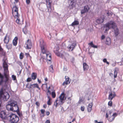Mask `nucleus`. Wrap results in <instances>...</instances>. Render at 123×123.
I'll return each instance as SVG.
<instances>
[{
    "label": "nucleus",
    "instance_id": "338daca9",
    "mask_svg": "<svg viewBox=\"0 0 123 123\" xmlns=\"http://www.w3.org/2000/svg\"><path fill=\"white\" fill-rule=\"evenodd\" d=\"M72 60L73 61L74 60V57H72Z\"/></svg>",
    "mask_w": 123,
    "mask_h": 123
},
{
    "label": "nucleus",
    "instance_id": "5fc2aeb1",
    "mask_svg": "<svg viewBox=\"0 0 123 123\" xmlns=\"http://www.w3.org/2000/svg\"><path fill=\"white\" fill-rule=\"evenodd\" d=\"M49 114V111H47L46 112V114L47 116H48Z\"/></svg>",
    "mask_w": 123,
    "mask_h": 123
},
{
    "label": "nucleus",
    "instance_id": "ddd939ff",
    "mask_svg": "<svg viewBox=\"0 0 123 123\" xmlns=\"http://www.w3.org/2000/svg\"><path fill=\"white\" fill-rule=\"evenodd\" d=\"M65 80L62 84L63 86H64L65 84L67 85L69 84L71 81V80L68 76H65Z\"/></svg>",
    "mask_w": 123,
    "mask_h": 123
},
{
    "label": "nucleus",
    "instance_id": "f704fd0d",
    "mask_svg": "<svg viewBox=\"0 0 123 123\" xmlns=\"http://www.w3.org/2000/svg\"><path fill=\"white\" fill-rule=\"evenodd\" d=\"M59 102V100H58V99H57L55 100V102H54V105L56 107L57 106V105L58 104V102Z\"/></svg>",
    "mask_w": 123,
    "mask_h": 123
},
{
    "label": "nucleus",
    "instance_id": "f8f14e48",
    "mask_svg": "<svg viewBox=\"0 0 123 123\" xmlns=\"http://www.w3.org/2000/svg\"><path fill=\"white\" fill-rule=\"evenodd\" d=\"M6 113L4 111H2L0 113V117L2 119H6L8 117Z\"/></svg>",
    "mask_w": 123,
    "mask_h": 123
},
{
    "label": "nucleus",
    "instance_id": "79ce46f5",
    "mask_svg": "<svg viewBox=\"0 0 123 123\" xmlns=\"http://www.w3.org/2000/svg\"><path fill=\"white\" fill-rule=\"evenodd\" d=\"M85 109V107L84 106H81V110L82 111H84Z\"/></svg>",
    "mask_w": 123,
    "mask_h": 123
},
{
    "label": "nucleus",
    "instance_id": "864d4df0",
    "mask_svg": "<svg viewBox=\"0 0 123 123\" xmlns=\"http://www.w3.org/2000/svg\"><path fill=\"white\" fill-rule=\"evenodd\" d=\"M83 102V100L82 99H80V100L79 102V103H80L81 102Z\"/></svg>",
    "mask_w": 123,
    "mask_h": 123
},
{
    "label": "nucleus",
    "instance_id": "4be33fe9",
    "mask_svg": "<svg viewBox=\"0 0 123 123\" xmlns=\"http://www.w3.org/2000/svg\"><path fill=\"white\" fill-rule=\"evenodd\" d=\"M92 105V103H91L89 104L87 108L88 111V112H90L91 111Z\"/></svg>",
    "mask_w": 123,
    "mask_h": 123
},
{
    "label": "nucleus",
    "instance_id": "49530a36",
    "mask_svg": "<svg viewBox=\"0 0 123 123\" xmlns=\"http://www.w3.org/2000/svg\"><path fill=\"white\" fill-rule=\"evenodd\" d=\"M49 69L50 70H50L51 71V70H53V66L52 65H51L50 66V68H49Z\"/></svg>",
    "mask_w": 123,
    "mask_h": 123
},
{
    "label": "nucleus",
    "instance_id": "09e8293b",
    "mask_svg": "<svg viewBox=\"0 0 123 123\" xmlns=\"http://www.w3.org/2000/svg\"><path fill=\"white\" fill-rule=\"evenodd\" d=\"M110 12H109V11H107V12L106 13H107V14L108 16H110Z\"/></svg>",
    "mask_w": 123,
    "mask_h": 123
},
{
    "label": "nucleus",
    "instance_id": "72a5a7b5",
    "mask_svg": "<svg viewBox=\"0 0 123 123\" xmlns=\"http://www.w3.org/2000/svg\"><path fill=\"white\" fill-rule=\"evenodd\" d=\"M88 44L92 47L94 48H97V47L96 46H95L94 45V44H93V42H92L90 43H89Z\"/></svg>",
    "mask_w": 123,
    "mask_h": 123
},
{
    "label": "nucleus",
    "instance_id": "0e129e2a",
    "mask_svg": "<svg viewBox=\"0 0 123 123\" xmlns=\"http://www.w3.org/2000/svg\"><path fill=\"white\" fill-rule=\"evenodd\" d=\"M115 65H116V63H114V64H112V66H115Z\"/></svg>",
    "mask_w": 123,
    "mask_h": 123
},
{
    "label": "nucleus",
    "instance_id": "39448f33",
    "mask_svg": "<svg viewBox=\"0 0 123 123\" xmlns=\"http://www.w3.org/2000/svg\"><path fill=\"white\" fill-rule=\"evenodd\" d=\"M13 105L12 111H17L18 115L19 116H21V114H20V113H18V111H19V110L18 107L17 105V102L15 101H13Z\"/></svg>",
    "mask_w": 123,
    "mask_h": 123
},
{
    "label": "nucleus",
    "instance_id": "052dcab7",
    "mask_svg": "<svg viewBox=\"0 0 123 123\" xmlns=\"http://www.w3.org/2000/svg\"><path fill=\"white\" fill-rule=\"evenodd\" d=\"M37 80H38V81L39 83H41V81L39 79H38Z\"/></svg>",
    "mask_w": 123,
    "mask_h": 123
},
{
    "label": "nucleus",
    "instance_id": "2f4dec72",
    "mask_svg": "<svg viewBox=\"0 0 123 123\" xmlns=\"http://www.w3.org/2000/svg\"><path fill=\"white\" fill-rule=\"evenodd\" d=\"M79 24V22L78 21H75L71 25L72 26H74L75 25H78Z\"/></svg>",
    "mask_w": 123,
    "mask_h": 123
},
{
    "label": "nucleus",
    "instance_id": "c03bdc74",
    "mask_svg": "<svg viewBox=\"0 0 123 123\" xmlns=\"http://www.w3.org/2000/svg\"><path fill=\"white\" fill-rule=\"evenodd\" d=\"M26 0V2L27 4H28L30 3V0Z\"/></svg>",
    "mask_w": 123,
    "mask_h": 123
},
{
    "label": "nucleus",
    "instance_id": "2eb2a0df",
    "mask_svg": "<svg viewBox=\"0 0 123 123\" xmlns=\"http://www.w3.org/2000/svg\"><path fill=\"white\" fill-rule=\"evenodd\" d=\"M25 45H26L27 48V49H30L31 48V43L30 41L28 39L27 42L25 43Z\"/></svg>",
    "mask_w": 123,
    "mask_h": 123
},
{
    "label": "nucleus",
    "instance_id": "f03ea898",
    "mask_svg": "<svg viewBox=\"0 0 123 123\" xmlns=\"http://www.w3.org/2000/svg\"><path fill=\"white\" fill-rule=\"evenodd\" d=\"M8 118H9L11 123H15L17 122L19 120V118L17 115L12 113L8 114Z\"/></svg>",
    "mask_w": 123,
    "mask_h": 123
},
{
    "label": "nucleus",
    "instance_id": "ea45409f",
    "mask_svg": "<svg viewBox=\"0 0 123 123\" xmlns=\"http://www.w3.org/2000/svg\"><path fill=\"white\" fill-rule=\"evenodd\" d=\"M50 93H51L50 91L49 90H48L47 92V97L49 96L50 95Z\"/></svg>",
    "mask_w": 123,
    "mask_h": 123
},
{
    "label": "nucleus",
    "instance_id": "e2e57ef3",
    "mask_svg": "<svg viewBox=\"0 0 123 123\" xmlns=\"http://www.w3.org/2000/svg\"><path fill=\"white\" fill-rule=\"evenodd\" d=\"M28 88L29 89L32 88V87L31 86V84L30 85V86L29 87H28Z\"/></svg>",
    "mask_w": 123,
    "mask_h": 123
},
{
    "label": "nucleus",
    "instance_id": "4c0bfd02",
    "mask_svg": "<svg viewBox=\"0 0 123 123\" xmlns=\"http://www.w3.org/2000/svg\"><path fill=\"white\" fill-rule=\"evenodd\" d=\"M12 79L14 80H16V76L14 75H12Z\"/></svg>",
    "mask_w": 123,
    "mask_h": 123
},
{
    "label": "nucleus",
    "instance_id": "c756f323",
    "mask_svg": "<svg viewBox=\"0 0 123 123\" xmlns=\"http://www.w3.org/2000/svg\"><path fill=\"white\" fill-rule=\"evenodd\" d=\"M118 70V69L117 68H116L115 69L114 71V78H116L117 77V71Z\"/></svg>",
    "mask_w": 123,
    "mask_h": 123
},
{
    "label": "nucleus",
    "instance_id": "9d476101",
    "mask_svg": "<svg viewBox=\"0 0 123 123\" xmlns=\"http://www.w3.org/2000/svg\"><path fill=\"white\" fill-rule=\"evenodd\" d=\"M90 9L89 6L88 5H86L84 6L83 9L81 11V13L83 14L87 12Z\"/></svg>",
    "mask_w": 123,
    "mask_h": 123
},
{
    "label": "nucleus",
    "instance_id": "1a4fd4ad",
    "mask_svg": "<svg viewBox=\"0 0 123 123\" xmlns=\"http://www.w3.org/2000/svg\"><path fill=\"white\" fill-rule=\"evenodd\" d=\"M64 93L62 92L60 95L59 98H57L58 99V100H59L58 104H63V101L64 100Z\"/></svg>",
    "mask_w": 123,
    "mask_h": 123
},
{
    "label": "nucleus",
    "instance_id": "4d7b16f0",
    "mask_svg": "<svg viewBox=\"0 0 123 123\" xmlns=\"http://www.w3.org/2000/svg\"><path fill=\"white\" fill-rule=\"evenodd\" d=\"M67 68H65L64 67V68H63V70L65 71H67Z\"/></svg>",
    "mask_w": 123,
    "mask_h": 123
},
{
    "label": "nucleus",
    "instance_id": "423d86ee",
    "mask_svg": "<svg viewBox=\"0 0 123 123\" xmlns=\"http://www.w3.org/2000/svg\"><path fill=\"white\" fill-rule=\"evenodd\" d=\"M18 8L15 5L13 6L12 8V13L13 16L19 15L18 13Z\"/></svg>",
    "mask_w": 123,
    "mask_h": 123
},
{
    "label": "nucleus",
    "instance_id": "0eeeda50",
    "mask_svg": "<svg viewBox=\"0 0 123 123\" xmlns=\"http://www.w3.org/2000/svg\"><path fill=\"white\" fill-rule=\"evenodd\" d=\"M76 45L75 43H73L69 44L67 47L69 51H72L75 48Z\"/></svg>",
    "mask_w": 123,
    "mask_h": 123
},
{
    "label": "nucleus",
    "instance_id": "a19ab883",
    "mask_svg": "<svg viewBox=\"0 0 123 123\" xmlns=\"http://www.w3.org/2000/svg\"><path fill=\"white\" fill-rule=\"evenodd\" d=\"M31 78H28L27 80L26 81L27 82H29L31 81Z\"/></svg>",
    "mask_w": 123,
    "mask_h": 123
},
{
    "label": "nucleus",
    "instance_id": "a878e982",
    "mask_svg": "<svg viewBox=\"0 0 123 123\" xmlns=\"http://www.w3.org/2000/svg\"><path fill=\"white\" fill-rule=\"evenodd\" d=\"M117 115V114L116 113H114L112 116L111 119H110L109 121L111 122L113 121L115 118V117H116Z\"/></svg>",
    "mask_w": 123,
    "mask_h": 123
},
{
    "label": "nucleus",
    "instance_id": "a211bd4d",
    "mask_svg": "<svg viewBox=\"0 0 123 123\" xmlns=\"http://www.w3.org/2000/svg\"><path fill=\"white\" fill-rule=\"evenodd\" d=\"M48 4H46L47 7L48 8V11L49 12H52V10L51 7V4L48 3Z\"/></svg>",
    "mask_w": 123,
    "mask_h": 123
},
{
    "label": "nucleus",
    "instance_id": "58836bf2",
    "mask_svg": "<svg viewBox=\"0 0 123 123\" xmlns=\"http://www.w3.org/2000/svg\"><path fill=\"white\" fill-rule=\"evenodd\" d=\"M108 105L109 106H111L112 105V102L111 101H110L108 102Z\"/></svg>",
    "mask_w": 123,
    "mask_h": 123
},
{
    "label": "nucleus",
    "instance_id": "bb28decb",
    "mask_svg": "<svg viewBox=\"0 0 123 123\" xmlns=\"http://www.w3.org/2000/svg\"><path fill=\"white\" fill-rule=\"evenodd\" d=\"M32 79L33 80L36 79L37 78V74L34 73H33L31 74Z\"/></svg>",
    "mask_w": 123,
    "mask_h": 123
},
{
    "label": "nucleus",
    "instance_id": "37998d69",
    "mask_svg": "<svg viewBox=\"0 0 123 123\" xmlns=\"http://www.w3.org/2000/svg\"><path fill=\"white\" fill-rule=\"evenodd\" d=\"M46 0V4H48V3H51V0Z\"/></svg>",
    "mask_w": 123,
    "mask_h": 123
},
{
    "label": "nucleus",
    "instance_id": "b1692460",
    "mask_svg": "<svg viewBox=\"0 0 123 123\" xmlns=\"http://www.w3.org/2000/svg\"><path fill=\"white\" fill-rule=\"evenodd\" d=\"M111 43L110 38L109 37L106 38L105 41L106 44L108 45H109Z\"/></svg>",
    "mask_w": 123,
    "mask_h": 123
},
{
    "label": "nucleus",
    "instance_id": "9b49d317",
    "mask_svg": "<svg viewBox=\"0 0 123 123\" xmlns=\"http://www.w3.org/2000/svg\"><path fill=\"white\" fill-rule=\"evenodd\" d=\"M13 102V101L8 102V104L6 105V108L7 110L12 111Z\"/></svg>",
    "mask_w": 123,
    "mask_h": 123
},
{
    "label": "nucleus",
    "instance_id": "cd10ccee",
    "mask_svg": "<svg viewBox=\"0 0 123 123\" xmlns=\"http://www.w3.org/2000/svg\"><path fill=\"white\" fill-rule=\"evenodd\" d=\"M31 86L32 87V88L36 87L38 88L39 89H40V88L38 86V85L37 84H31Z\"/></svg>",
    "mask_w": 123,
    "mask_h": 123
},
{
    "label": "nucleus",
    "instance_id": "f3484780",
    "mask_svg": "<svg viewBox=\"0 0 123 123\" xmlns=\"http://www.w3.org/2000/svg\"><path fill=\"white\" fill-rule=\"evenodd\" d=\"M46 59L47 60L49 61H50L51 59V55L50 53L49 52L46 53L45 54Z\"/></svg>",
    "mask_w": 123,
    "mask_h": 123
},
{
    "label": "nucleus",
    "instance_id": "f257e3e1",
    "mask_svg": "<svg viewBox=\"0 0 123 123\" xmlns=\"http://www.w3.org/2000/svg\"><path fill=\"white\" fill-rule=\"evenodd\" d=\"M111 28H112L114 29L115 35L116 37L117 36L118 34V30L116 24L114 22H110V23L106 24L104 27V29H105V31H107Z\"/></svg>",
    "mask_w": 123,
    "mask_h": 123
},
{
    "label": "nucleus",
    "instance_id": "4468645a",
    "mask_svg": "<svg viewBox=\"0 0 123 123\" xmlns=\"http://www.w3.org/2000/svg\"><path fill=\"white\" fill-rule=\"evenodd\" d=\"M68 2L69 8L70 9H72L74 6V0H68Z\"/></svg>",
    "mask_w": 123,
    "mask_h": 123
},
{
    "label": "nucleus",
    "instance_id": "13d9d810",
    "mask_svg": "<svg viewBox=\"0 0 123 123\" xmlns=\"http://www.w3.org/2000/svg\"><path fill=\"white\" fill-rule=\"evenodd\" d=\"M45 123H50V121L49 120H47L46 121Z\"/></svg>",
    "mask_w": 123,
    "mask_h": 123
},
{
    "label": "nucleus",
    "instance_id": "69168bd1",
    "mask_svg": "<svg viewBox=\"0 0 123 123\" xmlns=\"http://www.w3.org/2000/svg\"><path fill=\"white\" fill-rule=\"evenodd\" d=\"M45 81H47L48 80V79L47 78H46L45 79Z\"/></svg>",
    "mask_w": 123,
    "mask_h": 123
},
{
    "label": "nucleus",
    "instance_id": "dca6fc26",
    "mask_svg": "<svg viewBox=\"0 0 123 123\" xmlns=\"http://www.w3.org/2000/svg\"><path fill=\"white\" fill-rule=\"evenodd\" d=\"M116 96V94L114 93H113L111 92L110 93L109 95L108 99L110 100H112Z\"/></svg>",
    "mask_w": 123,
    "mask_h": 123
},
{
    "label": "nucleus",
    "instance_id": "412c9836",
    "mask_svg": "<svg viewBox=\"0 0 123 123\" xmlns=\"http://www.w3.org/2000/svg\"><path fill=\"white\" fill-rule=\"evenodd\" d=\"M112 113V112L111 111H109L108 112V113H107L106 114V117L107 118L108 117V116L109 117V120H110V119H111L112 116L111 115V114Z\"/></svg>",
    "mask_w": 123,
    "mask_h": 123
},
{
    "label": "nucleus",
    "instance_id": "8fccbe9b",
    "mask_svg": "<svg viewBox=\"0 0 123 123\" xmlns=\"http://www.w3.org/2000/svg\"><path fill=\"white\" fill-rule=\"evenodd\" d=\"M25 55H26L27 57L30 56L29 54L28 53H25Z\"/></svg>",
    "mask_w": 123,
    "mask_h": 123
},
{
    "label": "nucleus",
    "instance_id": "aec40b11",
    "mask_svg": "<svg viewBox=\"0 0 123 123\" xmlns=\"http://www.w3.org/2000/svg\"><path fill=\"white\" fill-rule=\"evenodd\" d=\"M20 16L19 15H16V16H14L15 18L16 19V22L18 24H21V23L20 21V19L19 18V16Z\"/></svg>",
    "mask_w": 123,
    "mask_h": 123
},
{
    "label": "nucleus",
    "instance_id": "a18cd8bd",
    "mask_svg": "<svg viewBox=\"0 0 123 123\" xmlns=\"http://www.w3.org/2000/svg\"><path fill=\"white\" fill-rule=\"evenodd\" d=\"M45 112V111L44 110L42 109L41 110V113L42 114H44Z\"/></svg>",
    "mask_w": 123,
    "mask_h": 123
},
{
    "label": "nucleus",
    "instance_id": "680f3d73",
    "mask_svg": "<svg viewBox=\"0 0 123 123\" xmlns=\"http://www.w3.org/2000/svg\"><path fill=\"white\" fill-rule=\"evenodd\" d=\"M110 12V16H112L113 14V13L112 12H111V11Z\"/></svg>",
    "mask_w": 123,
    "mask_h": 123
},
{
    "label": "nucleus",
    "instance_id": "473e14b6",
    "mask_svg": "<svg viewBox=\"0 0 123 123\" xmlns=\"http://www.w3.org/2000/svg\"><path fill=\"white\" fill-rule=\"evenodd\" d=\"M48 100L47 102V104L49 105H50L51 104V102L50 101L51 99L49 96H48Z\"/></svg>",
    "mask_w": 123,
    "mask_h": 123
},
{
    "label": "nucleus",
    "instance_id": "603ef678",
    "mask_svg": "<svg viewBox=\"0 0 123 123\" xmlns=\"http://www.w3.org/2000/svg\"><path fill=\"white\" fill-rule=\"evenodd\" d=\"M105 36L104 35H103L101 37V39L102 40L104 39L105 38Z\"/></svg>",
    "mask_w": 123,
    "mask_h": 123
},
{
    "label": "nucleus",
    "instance_id": "774afa93",
    "mask_svg": "<svg viewBox=\"0 0 123 123\" xmlns=\"http://www.w3.org/2000/svg\"><path fill=\"white\" fill-rule=\"evenodd\" d=\"M75 118H74L73 120H72V122H73L74 121H75Z\"/></svg>",
    "mask_w": 123,
    "mask_h": 123
},
{
    "label": "nucleus",
    "instance_id": "6e6d98bb",
    "mask_svg": "<svg viewBox=\"0 0 123 123\" xmlns=\"http://www.w3.org/2000/svg\"><path fill=\"white\" fill-rule=\"evenodd\" d=\"M18 0H15V2H14L15 4L16 3H17Z\"/></svg>",
    "mask_w": 123,
    "mask_h": 123
},
{
    "label": "nucleus",
    "instance_id": "20e7f679",
    "mask_svg": "<svg viewBox=\"0 0 123 123\" xmlns=\"http://www.w3.org/2000/svg\"><path fill=\"white\" fill-rule=\"evenodd\" d=\"M40 43L42 52L43 54H46V53L49 52V51H47L46 50V46L43 43V40L42 39L41 40Z\"/></svg>",
    "mask_w": 123,
    "mask_h": 123
},
{
    "label": "nucleus",
    "instance_id": "c9c22d12",
    "mask_svg": "<svg viewBox=\"0 0 123 123\" xmlns=\"http://www.w3.org/2000/svg\"><path fill=\"white\" fill-rule=\"evenodd\" d=\"M51 94L53 98H54L55 97L56 95L54 91L52 92Z\"/></svg>",
    "mask_w": 123,
    "mask_h": 123
},
{
    "label": "nucleus",
    "instance_id": "393cba45",
    "mask_svg": "<svg viewBox=\"0 0 123 123\" xmlns=\"http://www.w3.org/2000/svg\"><path fill=\"white\" fill-rule=\"evenodd\" d=\"M18 39V38L16 37L15 38L13 41V45L14 46H16L17 44V40Z\"/></svg>",
    "mask_w": 123,
    "mask_h": 123
},
{
    "label": "nucleus",
    "instance_id": "6ab92c4d",
    "mask_svg": "<svg viewBox=\"0 0 123 123\" xmlns=\"http://www.w3.org/2000/svg\"><path fill=\"white\" fill-rule=\"evenodd\" d=\"M4 43H5L6 44L8 43L9 41V37L7 36V34H6L4 38Z\"/></svg>",
    "mask_w": 123,
    "mask_h": 123
},
{
    "label": "nucleus",
    "instance_id": "6e6552de",
    "mask_svg": "<svg viewBox=\"0 0 123 123\" xmlns=\"http://www.w3.org/2000/svg\"><path fill=\"white\" fill-rule=\"evenodd\" d=\"M3 66L4 69L5 74H7L8 72V65L6 62L4 60H3Z\"/></svg>",
    "mask_w": 123,
    "mask_h": 123
},
{
    "label": "nucleus",
    "instance_id": "7c9ffc66",
    "mask_svg": "<svg viewBox=\"0 0 123 123\" xmlns=\"http://www.w3.org/2000/svg\"><path fill=\"white\" fill-rule=\"evenodd\" d=\"M23 31L24 33L25 34H26L27 33V26H25V27L23 29Z\"/></svg>",
    "mask_w": 123,
    "mask_h": 123
},
{
    "label": "nucleus",
    "instance_id": "e433bc0d",
    "mask_svg": "<svg viewBox=\"0 0 123 123\" xmlns=\"http://www.w3.org/2000/svg\"><path fill=\"white\" fill-rule=\"evenodd\" d=\"M24 57V54L23 53H21L19 55L20 58L21 59H23Z\"/></svg>",
    "mask_w": 123,
    "mask_h": 123
},
{
    "label": "nucleus",
    "instance_id": "c85d7f7f",
    "mask_svg": "<svg viewBox=\"0 0 123 123\" xmlns=\"http://www.w3.org/2000/svg\"><path fill=\"white\" fill-rule=\"evenodd\" d=\"M104 21V20L103 18H99L97 20V22L98 24L103 23Z\"/></svg>",
    "mask_w": 123,
    "mask_h": 123
},
{
    "label": "nucleus",
    "instance_id": "de8ad7c7",
    "mask_svg": "<svg viewBox=\"0 0 123 123\" xmlns=\"http://www.w3.org/2000/svg\"><path fill=\"white\" fill-rule=\"evenodd\" d=\"M36 104L38 106H39L40 105V104L38 102H36Z\"/></svg>",
    "mask_w": 123,
    "mask_h": 123
},
{
    "label": "nucleus",
    "instance_id": "bf43d9fd",
    "mask_svg": "<svg viewBox=\"0 0 123 123\" xmlns=\"http://www.w3.org/2000/svg\"><path fill=\"white\" fill-rule=\"evenodd\" d=\"M47 107V105H44L43 106V107L45 108Z\"/></svg>",
    "mask_w": 123,
    "mask_h": 123
},
{
    "label": "nucleus",
    "instance_id": "3c124183",
    "mask_svg": "<svg viewBox=\"0 0 123 123\" xmlns=\"http://www.w3.org/2000/svg\"><path fill=\"white\" fill-rule=\"evenodd\" d=\"M103 61L104 62H106L107 61L106 59L105 58L103 60Z\"/></svg>",
    "mask_w": 123,
    "mask_h": 123
},
{
    "label": "nucleus",
    "instance_id": "5701e85b",
    "mask_svg": "<svg viewBox=\"0 0 123 123\" xmlns=\"http://www.w3.org/2000/svg\"><path fill=\"white\" fill-rule=\"evenodd\" d=\"M83 68L84 71L87 70L89 68V66L85 63H83Z\"/></svg>",
    "mask_w": 123,
    "mask_h": 123
},
{
    "label": "nucleus",
    "instance_id": "7ed1b4c3",
    "mask_svg": "<svg viewBox=\"0 0 123 123\" xmlns=\"http://www.w3.org/2000/svg\"><path fill=\"white\" fill-rule=\"evenodd\" d=\"M55 54L58 56H59L62 59H64L66 60L68 58L69 54L66 52H64L63 54L60 53L57 51L54 52Z\"/></svg>",
    "mask_w": 123,
    "mask_h": 123
}]
</instances>
